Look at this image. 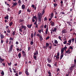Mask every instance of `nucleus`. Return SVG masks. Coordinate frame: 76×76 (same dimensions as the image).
I'll return each mask as SVG.
<instances>
[{
  "instance_id": "bb28decb",
  "label": "nucleus",
  "mask_w": 76,
  "mask_h": 76,
  "mask_svg": "<svg viewBox=\"0 0 76 76\" xmlns=\"http://www.w3.org/2000/svg\"><path fill=\"white\" fill-rule=\"evenodd\" d=\"M13 22H11L10 23H9V26H11L12 25H13Z\"/></svg>"
},
{
  "instance_id": "f8f14e48",
  "label": "nucleus",
  "mask_w": 76,
  "mask_h": 76,
  "mask_svg": "<svg viewBox=\"0 0 76 76\" xmlns=\"http://www.w3.org/2000/svg\"><path fill=\"white\" fill-rule=\"evenodd\" d=\"M32 24H31V25H29V24H28L27 25V26L28 27V28H31V27H32Z\"/></svg>"
},
{
  "instance_id": "8fccbe9b",
  "label": "nucleus",
  "mask_w": 76,
  "mask_h": 76,
  "mask_svg": "<svg viewBox=\"0 0 76 76\" xmlns=\"http://www.w3.org/2000/svg\"><path fill=\"white\" fill-rule=\"evenodd\" d=\"M37 23V20H36L35 22L34 23V25H36Z\"/></svg>"
},
{
  "instance_id": "b1692460",
  "label": "nucleus",
  "mask_w": 76,
  "mask_h": 76,
  "mask_svg": "<svg viewBox=\"0 0 76 76\" xmlns=\"http://www.w3.org/2000/svg\"><path fill=\"white\" fill-rule=\"evenodd\" d=\"M54 43L55 44H57L58 45H59L58 44V41H57V40H55V42H54Z\"/></svg>"
},
{
  "instance_id": "37998d69",
  "label": "nucleus",
  "mask_w": 76,
  "mask_h": 76,
  "mask_svg": "<svg viewBox=\"0 0 76 76\" xmlns=\"http://www.w3.org/2000/svg\"><path fill=\"white\" fill-rule=\"evenodd\" d=\"M8 66H11V65H12V63H11V62H10V63H8Z\"/></svg>"
},
{
  "instance_id": "4c0bfd02",
  "label": "nucleus",
  "mask_w": 76,
  "mask_h": 76,
  "mask_svg": "<svg viewBox=\"0 0 76 76\" xmlns=\"http://www.w3.org/2000/svg\"><path fill=\"white\" fill-rule=\"evenodd\" d=\"M17 2H15L13 4V6H16V5H17Z\"/></svg>"
},
{
  "instance_id": "412c9836",
  "label": "nucleus",
  "mask_w": 76,
  "mask_h": 76,
  "mask_svg": "<svg viewBox=\"0 0 76 76\" xmlns=\"http://www.w3.org/2000/svg\"><path fill=\"white\" fill-rule=\"evenodd\" d=\"M22 56V55H21V53H20L18 54V57L19 58H20V57H21V56Z\"/></svg>"
},
{
  "instance_id": "58836bf2",
  "label": "nucleus",
  "mask_w": 76,
  "mask_h": 76,
  "mask_svg": "<svg viewBox=\"0 0 76 76\" xmlns=\"http://www.w3.org/2000/svg\"><path fill=\"white\" fill-rule=\"evenodd\" d=\"M33 57H34V59H35V60H37V56H34Z\"/></svg>"
},
{
  "instance_id": "6e6d98bb",
  "label": "nucleus",
  "mask_w": 76,
  "mask_h": 76,
  "mask_svg": "<svg viewBox=\"0 0 76 76\" xmlns=\"http://www.w3.org/2000/svg\"><path fill=\"white\" fill-rule=\"evenodd\" d=\"M33 19H37V17L36 16H34L33 17Z\"/></svg>"
},
{
  "instance_id": "72a5a7b5",
  "label": "nucleus",
  "mask_w": 76,
  "mask_h": 76,
  "mask_svg": "<svg viewBox=\"0 0 76 76\" xmlns=\"http://www.w3.org/2000/svg\"><path fill=\"white\" fill-rule=\"evenodd\" d=\"M68 42H69V43H72V39H70L68 41Z\"/></svg>"
},
{
  "instance_id": "a211bd4d",
  "label": "nucleus",
  "mask_w": 76,
  "mask_h": 76,
  "mask_svg": "<svg viewBox=\"0 0 76 76\" xmlns=\"http://www.w3.org/2000/svg\"><path fill=\"white\" fill-rule=\"evenodd\" d=\"M48 27L46 29V31L45 32V33L46 34H47V33H48Z\"/></svg>"
},
{
  "instance_id": "864d4df0",
  "label": "nucleus",
  "mask_w": 76,
  "mask_h": 76,
  "mask_svg": "<svg viewBox=\"0 0 76 76\" xmlns=\"http://www.w3.org/2000/svg\"><path fill=\"white\" fill-rule=\"evenodd\" d=\"M23 56L24 57H26V53H23Z\"/></svg>"
},
{
  "instance_id": "c756f323",
  "label": "nucleus",
  "mask_w": 76,
  "mask_h": 76,
  "mask_svg": "<svg viewBox=\"0 0 76 76\" xmlns=\"http://www.w3.org/2000/svg\"><path fill=\"white\" fill-rule=\"evenodd\" d=\"M53 32H56L57 31V28H54V30H53Z\"/></svg>"
},
{
  "instance_id": "79ce46f5",
  "label": "nucleus",
  "mask_w": 76,
  "mask_h": 76,
  "mask_svg": "<svg viewBox=\"0 0 76 76\" xmlns=\"http://www.w3.org/2000/svg\"><path fill=\"white\" fill-rule=\"evenodd\" d=\"M58 39H59L61 40V41H62V39H61V36H58Z\"/></svg>"
},
{
  "instance_id": "052dcab7",
  "label": "nucleus",
  "mask_w": 76,
  "mask_h": 76,
  "mask_svg": "<svg viewBox=\"0 0 76 76\" xmlns=\"http://www.w3.org/2000/svg\"><path fill=\"white\" fill-rule=\"evenodd\" d=\"M31 50V47H28V51H29Z\"/></svg>"
},
{
  "instance_id": "c03bdc74",
  "label": "nucleus",
  "mask_w": 76,
  "mask_h": 76,
  "mask_svg": "<svg viewBox=\"0 0 76 76\" xmlns=\"http://www.w3.org/2000/svg\"><path fill=\"white\" fill-rule=\"evenodd\" d=\"M9 40H11V41L13 40V39L12 37H10V38Z\"/></svg>"
},
{
  "instance_id": "a18cd8bd",
  "label": "nucleus",
  "mask_w": 76,
  "mask_h": 76,
  "mask_svg": "<svg viewBox=\"0 0 76 76\" xmlns=\"http://www.w3.org/2000/svg\"><path fill=\"white\" fill-rule=\"evenodd\" d=\"M36 36L37 37H40V36H41V35H40L39 34H37L36 35Z\"/></svg>"
},
{
  "instance_id": "e2e57ef3",
  "label": "nucleus",
  "mask_w": 76,
  "mask_h": 76,
  "mask_svg": "<svg viewBox=\"0 0 76 76\" xmlns=\"http://www.w3.org/2000/svg\"><path fill=\"white\" fill-rule=\"evenodd\" d=\"M22 12V11L21 10H20L19 11V12H18V14H20V13H21V12Z\"/></svg>"
},
{
  "instance_id": "4be33fe9",
  "label": "nucleus",
  "mask_w": 76,
  "mask_h": 76,
  "mask_svg": "<svg viewBox=\"0 0 76 76\" xmlns=\"http://www.w3.org/2000/svg\"><path fill=\"white\" fill-rule=\"evenodd\" d=\"M4 18L5 19H7L8 20L9 19V16L7 15V16L4 17Z\"/></svg>"
},
{
  "instance_id": "2eb2a0df",
  "label": "nucleus",
  "mask_w": 76,
  "mask_h": 76,
  "mask_svg": "<svg viewBox=\"0 0 76 76\" xmlns=\"http://www.w3.org/2000/svg\"><path fill=\"white\" fill-rule=\"evenodd\" d=\"M21 8L22 9H25V5L24 4L22 5L21 6Z\"/></svg>"
},
{
  "instance_id": "3c124183",
  "label": "nucleus",
  "mask_w": 76,
  "mask_h": 76,
  "mask_svg": "<svg viewBox=\"0 0 76 76\" xmlns=\"http://www.w3.org/2000/svg\"><path fill=\"white\" fill-rule=\"evenodd\" d=\"M64 44H67V41H64L63 42Z\"/></svg>"
},
{
  "instance_id": "a878e982",
  "label": "nucleus",
  "mask_w": 76,
  "mask_h": 76,
  "mask_svg": "<svg viewBox=\"0 0 76 76\" xmlns=\"http://www.w3.org/2000/svg\"><path fill=\"white\" fill-rule=\"evenodd\" d=\"M1 76H3L4 75V71L3 70L1 72Z\"/></svg>"
},
{
  "instance_id": "aec40b11",
  "label": "nucleus",
  "mask_w": 76,
  "mask_h": 76,
  "mask_svg": "<svg viewBox=\"0 0 76 76\" xmlns=\"http://www.w3.org/2000/svg\"><path fill=\"white\" fill-rule=\"evenodd\" d=\"M7 29V32L10 34V30H9V28H8Z\"/></svg>"
},
{
  "instance_id": "0eeeda50",
  "label": "nucleus",
  "mask_w": 76,
  "mask_h": 76,
  "mask_svg": "<svg viewBox=\"0 0 76 76\" xmlns=\"http://www.w3.org/2000/svg\"><path fill=\"white\" fill-rule=\"evenodd\" d=\"M28 69H26V71H25V73H26L27 76L29 75V72H28Z\"/></svg>"
},
{
  "instance_id": "cd10ccee",
  "label": "nucleus",
  "mask_w": 76,
  "mask_h": 76,
  "mask_svg": "<svg viewBox=\"0 0 76 76\" xmlns=\"http://www.w3.org/2000/svg\"><path fill=\"white\" fill-rule=\"evenodd\" d=\"M45 13V9H44L42 11V15H44Z\"/></svg>"
},
{
  "instance_id": "774afa93",
  "label": "nucleus",
  "mask_w": 76,
  "mask_h": 76,
  "mask_svg": "<svg viewBox=\"0 0 76 76\" xmlns=\"http://www.w3.org/2000/svg\"><path fill=\"white\" fill-rule=\"evenodd\" d=\"M57 4H54V7H56V6H57Z\"/></svg>"
},
{
  "instance_id": "5fc2aeb1",
  "label": "nucleus",
  "mask_w": 76,
  "mask_h": 76,
  "mask_svg": "<svg viewBox=\"0 0 76 76\" xmlns=\"http://www.w3.org/2000/svg\"><path fill=\"white\" fill-rule=\"evenodd\" d=\"M36 31H35L34 34V37H35L36 36Z\"/></svg>"
},
{
  "instance_id": "393cba45",
  "label": "nucleus",
  "mask_w": 76,
  "mask_h": 76,
  "mask_svg": "<svg viewBox=\"0 0 76 76\" xmlns=\"http://www.w3.org/2000/svg\"><path fill=\"white\" fill-rule=\"evenodd\" d=\"M51 26H54V23L53 21L51 23Z\"/></svg>"
},
{
  "instance_id": "f704fd0d",
  "label": "nucleus",
  "mask_w": 76,
  "mask_h": 76,
  "mask_svg": "<svg viewBox=\"0 0 76 76\" xmlns=\"http://www.w3.org/2000/svg\"><path fill=\"white\" fill-rule=\"evenodd\" d=\"M27 11L28 12H31V10H30L28 8L27 9Z\"/></svg>"
},
{
  "instance_id": "603ef678",
  "label": "nucleus",
  "mask_w": 76,
  "mask_h": 76,
  "mask_svg": "<svg viewBox=\"0 0 76 76\" xmlns=\"http://www.w3.org/2000/svg\"><path fill=\"white\" fill-rule=\"evenodd\" d=\"M63 48L64 50H66L67 48V47H64Z\"/></svg>"
},
{
  "instance_id": "bf43d9fd",
  "label": "nucleus",
  "mask_w": 76,
  "mask_h": 76,
  "mask_svg": "<svg viewBox=\"0 0 76 76\" xmlns=\"http://www.w3.org/2000/svg\"><path fill=\"white\" fill-rule=\"evenodd\" d=\"M34 44V42L32 41H31L30 42V44L31 45H33V44Z\"/></svg>"
},
{
  "instance_id": "a19ab883",
  "label": "nucleus",
  "mask_w": 76,
  "mask_h": 76,
  "mask_svg": "<svg viewBox=\"0 0 76 76\" xmlns=\"http://www.w3.org/2000/svg\"><path fill=\"white\" fill-rule=\"evenodd\" d=\"M22 28H19V31L20 32H22Z\"/></svg>"
},
{
  "instance_id": "dca6fc26",
  "label": "nucleus",
  "mask_w": 76,
  "mask_h": 76,
  "mask_svg": "<svg viewBox=\"0 0 76 76\" xmlns=\"http://www.w3.org/2000/svg\"><path fill=\"white\" fill-rule=\"evenodd\" d=\"M39 40L41 41H42V39H43V38L42 37V36H39Z\"/></svg>"
},
{
  "instance_id": "ea45409f",
  "label": "nucleus",
  "mask_w": 76,
  "mask_h": 76,
  "mask_svg": "<svg viewBox=\"0 0 76 76\" xmlns=\"http://www.w3.org/2000/svg\"><path fill=\"white\" fill-rule=\"evenodd\" d=\"M48 73L49 74V75H51V72H50V70L48 72Z\"/></svg>"
},
{
  "instance_id": "5701e85b",
  "label": "nucleus",
  "mask_w": 76,
  "mask_h": 76,
  "mask_svg": "<svg viewBox=\"0 0 76 76\" xmlns=\"http://www.w3.org/2000/svg\"><path fill=\"white\" fill-rule=\"evenodd\" d=\"M0 36L1 39H3V38H4V36L3 35L1 34Z\"/></svg>"
},
{
  "instance_id": "ddd939ff",
  "label": "nucleus",
  "mask_w": 76,
  "mask_h": 76,
  "mask_svg": "<svg viewBox=\"0 0 76 76\" xmlns=\"http://www.w3.org/2000/svg\"><path fill=\"white\" fill-rule=\"evenodd\" d=\"M22 3V2H21V0H19L18 1V4H19V6H20V4H21V3Z\"/></svg>"
},
{
  "instance_id": "338daca9",
  "label": "nucleus",
  "mask_w": 76,
  "mask_h": 76,
  "mask_svg": "<svg viewBox=\"0 0 76 76\" xmlns=\"http://www.w3.org/2000/svg\"><path fill=\"white\" fill-rule=\"evenodd\" d=\"M3 42H4V41L3 40H1V44H3Z\"/></svg>"
},
{
  "instance_id": "2f4dec72",
  "label": "nucleus",
  "mask_w": 76,
  "mask_h": 76,
  "mask_svg": "<svg viewBox=\"0 0 76 76\" xmlns=\"http://www.w3.org/2000/svg\"><path fill=\"white\" fill-rule=\"evenodd\" d=\"M52 47L53 46L51 45L48 47V48H49L50 50H51L52 49Z\"/></svg>"
},
{
  "instance_id": "13d9d810",
  "label": "nucleus",
  "mask_w": 76,
  "mask_h": 76,
  "mask_svg": "<svg viewBox=\"0 0 76 76\" xmlns=\"http://www.w3.org/2000/svg\"><path fill=\"white\" fill-rule=\"evenodd\" d=\"M72 72H71V71H69V72L68 71V74L69 75V74H70V73H71V74H72Z\"/></svg>"
},
{
  "instance_id": "0e129e2a",
  "label": "nucleus",
  "mask_w": 76,
  "mask_h": 76,
  "mask_svg": "<svg viewBox=\"0 0 76 76\" xmlns=\"http://www.w3.org/2000/svg\"><path fill=\"white\" fill-rule=\"evenodd\" d=\"M7 10H8V12H10V8H9V7L8 8Z\"/></svg>"
},
{
  "instance_id": "473e14b6",
  "label": "nucleus",
  "mask_w": 76,
  "mask_h": 76,
  "mask_svg": "<svg viewBox=\"0 0 76 76\" xmlns=\"http://www.w3.org/2000/svg\"><path fill=\"white\" fill-rule=\"evenodd\" d=\"M33 37H34V34L31 33V38H33Z\"/></svg>"
},
{
  "instance_id": "6ab92c4d",
  "label": "nucleus",
  "mask_w": 76,
  "mask_h": 76,
  "mask_svg": "<svg viewBox=\"0 0 76 76\" xmlns=\"http://www.w3.org/2000/svg\"><path fill=\"white\" fill-rule=\"evenodd\" d=\"M47 60L48 62L49 63H50L51 62V60L50 59V58H48L47 59Z\"/></svg>"
},
{
  "instance_id": "6e6552de",
  "label": "nucleus",
  "mask_w": 76,
  "mask_h": 76,
  "mask_svg": "<svg viewBox=\"0 0 76 76\" xmlns=\"http://www.w3.org/2000/svg\"><path fill=\"white\" fill-rule=\"evenodd\" d=\"M62 34H66L67 33V31H66V29H63L62 31Z\"/></svg>"
},
{
  "instance_id": "09e8293b",
  "label": "nucleus",
  "mask_w": 76,
  "mask_h": 76,
  "mask_svg": "<svg viewBox=\"0 0 76 76\" xmlns=\"http://www.w3.org/2000/svg\"><path fill=\"white\" fill-rule=\"evenodd\" d=\"M50 38V37L48 36L46 38V40H48V39Z\"/></svg>"
},
{
  "instance_id": "de8ad7c7",
  "label": "nucleus",
  "mask_w": 76,
  "mask_h": 76,
  "mask_svg": "<svg viewBox=\"0 0 76 76\" xmlns=\"http://www.w3.org/2000/svg\"><path fill=\"white\" fill-rule=\"evenodd\" d=\"M12 35H13L14 36L15 35V31H14L13 32H12Z\"/></svg>"
},
{
  "instance_id": "49530a36",
  "label": "nucleus",
  "mask_w": 76,
  "mask_h": 76,
  "mask_svg": "<svg viewBox=\"0 0 76 76\" xmlns=\"http://www.w3.org/2000/svg\"><path fill=\"white\" fill-rule=\"evenodd\" d=\"M60 56V53L58 52L57 53V56Z\"/></svg>"
},
{
  "instance_id": "9d476101",
  "label": "nucleus",
  "mask_w": 76,
  "mask_h": 76,
  "mask_svg": "<svg viewBox=\"0 0 76 76\" xmlns=\"http://www.w3.org/2000/svg\"><path fill=\"white\" fill-rule=\"evenodd\" d=\"M50 45V44H49V43H46V45H45V48H46V49H47V48H48V47Z\"/></svg>"
},
{
  "instance_id": "423d86ee",
  "label": "nucleus",
  "mask_w": 76,
  "mask_h": 76,
  "mask_svg": "<svg viewBox=\"0 0 76 76\" xmlns=\"http://www.w3.org/2000/svg\"><path fill=\"white\" fill-rule=\"evenodd\" d=\"M66 23L68 24V25H69L70 26H72V23L69 21H66Z\"/></svg>"
},
{
  "instance_id": "f257e3e1",
  "label": "nucleus",
  "mask_w": 76,
  "mask_h": 76,
  "mask_svg": "<svg viewBox=\"0 0 76 76\" xmlns=\"http://www.w3.org/2000/svg\"><path fill=\"white\" fill-rule=\"evenodd\" d=\"M38 21L39 23H41V19H42V14L41 13L39 12L38 13Z\"/></svg>"
},
{
  "instance_id": "4d7b16f0",
  "label": "nucleus",
  "mask_w": 76,
  "mask_h": 76,
  "mask_svg": "<svg viewBox=\"0 0 76 76\" xmlns=\"http://www.w3.org/2000/svg\"><path fill=\"white\" fill-rule=\"evenodd\" d=\"M35 25H36L35 28H38V24H36Z\"/></svg>"
},
{
  "instance_id": "1a4fd4ad",
  "label": "nucleus",
  "mask_w": 76,
  "mask_h": 76,
  "mask_svg": "<svg viewBox=\"0 0 76 76\" xmlns=\"http://www.w3.org/2000/svg\"><path fill=\"white\" fill-rule=\"evenodd\" d=\"M34 56H37V55H38V51L36 50L35 52H34Z\"/></svg>"
},
{
  "instance_id": "20e7f679",
  "label": "nucleus",
  "mask_w": 76,
  "mask_h": 76,
  "mask_svg": "<svg viewBox=\"0 0 76 76\" xmlns=\"http://www.w3.org/2000/svg\"><path fill=\"white\" fill-rule=\"evenodd\" d=\"M54 15V14L53 13H52L51 14V15L50 16V18L49 19V20L50 21L51 20V19H52V18H53V16Z\"/></svg>"
},
{
  "instance_id": "f3484780",
  "label": "nucleus",
  "mask_w": 76,
  "mask_h": 76,
  "mask_svg": "<svg viewBox=\"0 0 76 76\" xmlns=\"http://www.w3.org/2000/svg\"><path fill=\"white\" fill-rule=\"evenodd\" d=\"M64 49L63 48H62V49H61V53L62 54H64Z\"/></svg>"
},
{
  "instance_id": "680f3d73",
  "label": "nucleus",
  "mask_w": 76,
  "mask_h": 76,
  "mask_svg": "<svg viewBox=\"0 0 76 76\" xmlns=\"http://www.w3.org/2000/svg\"><path fill=\"white\" fill-rule=\"evenodd\" d=\"M31 7H33V8H35V5H34V4H32L31 5Z\"/></svg>"
},
{
  "instance_id": "f03ea898",
  "label": "nucleus",
  "mask_w": 76,
  "mask_h": 76,
  "mask_svg": "<svg viewBox=\"0 0 76 76\" xmlns=\"http://www.w3.org/2000/svg\"><path fill=\"white\" fill-rule=\"evenodd\" d=\"M75 64H72L71 65V67L69 68V70H70L71 72H72V71L74 70V67H75Z\"/></svg>"
},
{
  "instance_id": "7c9ffc66",
  "label": "nucleus",
  "mask_w": 76,
  "mask_h": 76,
  "mask_svg": "<svg viewBox=\"0 0 76 76\" xmlns=\"http://www.w3.org/2000/svg\"><path fill=\"white\" fill-rule=\"evenodd\" d=\"M47 66H48L49 67H51V66L50 65V64H47Z\"/></svg>"
},
{
  "instance_id": "c9c22d12",
  "label": "nucleus",
  "mask_w": 76,
  "mask_h": 76,
  "mask_svg": "<svg viewBox=\"0 0 76 76\" xmlns=\"http://www.w3.org/2000/svg\"><path fill=\"white\" fill-rule=\"evenodd\" d=\"M72 42L73 43L74 42V41H75V38H72Z\"/></svg>"
},
{
  "instance_id": "7ed1b4c3",
  "label": "nucleus",
  "mask_w": 76,
  "mask_h": 76,
  "mask_svg": "<svg viewBox=\"0 0 76 76\" xmlns=\"http://www.w3.org/2000/svg\"><path fill=\"white\" fill-rule=\"evenodd\" d=\"M14 45H13V42H12L10 48L9 50V52L10 53H11V52L12 51V50H13V47Z\"/></svg>"
},
{
  "instance_id": "69168bd1",
  "label": "nucleus",
  "mask_w": 76,
  "mask_h": 76,
  "mask_svg": "<svg viewBox=\"0 0 76 76\" xmlns=\"http://www.w3.org/2000/svg\"><path fill=\"white\" fill-rule=\"evenodd\" d=\"M56 71L58 72V71H60V69H59V68L57 69Z\"/></svg>"
},
{
  "instance_id": "4468645a",
  "label": "nucleus",
  "mask_w": 76,
  "mask_h": 76,
  "mask_svg": "<svg viewBox=\"0 0 76 76\" xmlns=\"http://www.w3.org/2000/svg\"><path fill=\"white\" fill-rule=\"evenodd\" d=\"M70 50L69 49L68 50H67L66 51V54L67 53V54H70Z\"/></svg>"
},
{
  "instance_id": "e433bc0d",
  "label": "nucleus",
  "mask_w": 76,
  "mask_h": 76,
  "mask_svg": "<svg viewBox=\"0 0 76 76\" xmlns=\"http://www.w3.org/2000/svg\"><path fill=\"white\" fill-rule=\"evenodd\" d=\"M24 21V20H23L21 19H20L19 20V21L20 22H22Z\"/></svg>"
},
{
  "instance_id": "9b49d317",
  "label": "nucleus",
  "mask_w": 76,
  "mask_h": 76,
  "mask_svg": "<svg viewBox=\"0 0 76 76\" xmlns=\"http://www.w3.org/2000/svg\"><path fill=\"white\" fill-rule=\"evenodd\" d=\"M63 56H64V54H63V53H61L60 60H61V59H62V58L63 57Z\"/></svg>"
},
{
  "instance_id": "39448f33",
  "label": "nucleus",
  "mask_w": 76,
  "mask_h": 76,
  "mask_svg": "<svg viewBox=\"0 0 76 76\" xmlns=\"http://www.w3.org/2000/svg\"><path fill=\"white\" fill-rule=\"evenodd\" d=\"M21 29H24V31H26V26H24L23 25H22L21 26Z\"/></svg>"
},
{
  "instance_id": "c85d7f7f",
  "label": "nucleus",
  "mask_w": 76,
  "mask_h": 76,
  "mask_svg": "<svg viewBox=\"0 0 76 76\" xmlns=\"http://www.w3.org/2000/svg\"><path fill=\"white\" fill-rule=\"evenodd\" d=\"M56 57V59H59V57L58 56H54V58H55V57Z\"/></svg>"
}]
</instances>
